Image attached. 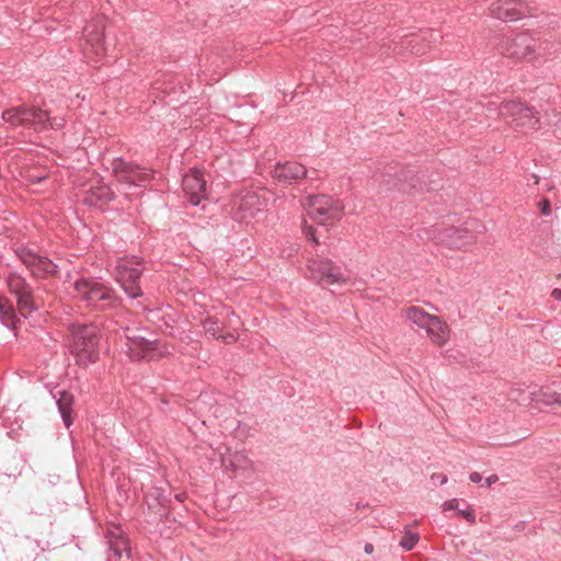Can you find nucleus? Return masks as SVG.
Instances as JSON below:
<instances>
[{
	"label": "nucleus",
	"instance_id": "f257e3e1",
	"mask_svg": "<svg viewBox=\"0 0 561 561\" xmlns=\"http://www.w3.org/2000/svg\"><path fill=\"white\" fill-rule=\"evenodd\" d=\"M71 352L85 365L99 358V329L93 324H71Z\"/></svg>",
	"mask_w": 561,
	"mask_h": 561
},
{
	"label": "nucleus",
	"instance_id": "f03ea898",
	"mask_svg": "<svg viewBox=\"0 0 561 561\" xmlns=\"http://www.w3.org/2000/svg\"><path fill=\"white\" fill-rule=\"evenodd\" d=\"M2 119L12 126L32 127L35 131H44L48 128L57 129L62 126L51 119L46 111L35 106H16L1 114Z\"/></svg>",
	"mask_w": 561,
	"mask_h": 561
},
{
	"label": "nucleus",
	"instance_id": "7ed1b4c3",
	"mask_svg": "<svg viewBox=\"0 0 561 561\" xmlns=\"http://www.w3.org/2000/svg\"><path fill=\"white\" fill-rule=\"evenodd\" d=\"M73 288L79 300L95 309L105 310L116 304L114 291L93 278L82 277L77 279Z\"/></svg>",
	"mask_w": 561,
	"mask_h": 561
},
{
	"label": "nucleus",
	"instance_id": "20e7f679",
	"mask_svg": "<svg viewBox=\"0 0 561 561\" xmlns=\"http://www.w3.org/2000/svg\"><path fill=\"white\" fill-rule=\"evenodd\" d=\"M127 351L133 360H156L170 354L167 344L160 340H150L141 335L139 330L126 329Z\"/></svg>",
	"mask_w": 561,
	"mask_h": 561
},
{
	"label": "nucleus",
	"instance_id": "39448f33",
	"mask_svg": "<svg viewBox=\"0 0 561 561\" xmlns=\"http://www.w3.org/2000/svg\"><path fill=\"white\" fill-rule=\"evenodd\" d=\"M422 232L424 236L419 233V238L432 240L435 243L444 245L450 250L466 251L474 243L473 236L467 229L432 226L430 228H424Z\"/></svg>",
	"mask_w": 561,
	"mask_h": 561
},
{
	"label": "nucleus",
	"instance_id": "423d86ee",
	"mask_svg": "<svg viewBox=\"0 0 561 561\" xmlns=\"http://www.w3.org/2000/svg\"><path fill=\"white\" fill-rule=\"evenodd\" d=\"M307 207L309 217L319 225H331L343 214L342 203L328 195L310 196Z\"/></svg>",
	"mask_w": 561,
	"mask_h": 561
},
{
	"label": "nucleus",
	"instance_id": "0eeeda50",
	"mask_svg": "<svg viewBox=\"0 0 561 561\" xmlns=\"http://www.w3.org/2000/svg\"><path fill=\"white\" fill-rule=\"evenodd\" d=\"M497 49L501 55L507 58L517 60L535 59L537 57V39L529 33L523 32L502 39Z\"/></svg>",
	"mask_w": 561,
	"mask_h": 561
},
{
	"label": "nucleus",
	"instance_id": "6e6552de",
	"mask_svg": "<svg viewBox=\"0 0 561 561\" xmlns=\"http://www.w3.org/2000/svg\"><path fill=\"white\" fill-rule=\"evenodd\" d=\"M105 19L98 18L88 23L83 30V54L89 62L100 61L106 53L104 42Z\"/></svg>",
	"mask_w": 561,
	"mask_h": 561
},
{
	"label": "nucleus",
	"instance_id": "1a4fd4ad",
	"mask_svg": "<svg viewBox=\"0 0 561 561\" xmlns=\"http://www.w3.org/2000/svg\"><path fill=\"white\" fill-rule=\"evenodd\" d=\"M270 192L264 188L245 190L234 201V218L239 221L252 219L267 204Z\"/></svg>",
	"mask_w": 561,
	"mask_h": 561
},
{
	"label": "nucleus",
	"instance_id": "9d476101",
	"mask_svg": "<svg viewBox=\"0 0 561 561\" xmlns=\"http://www.w3.org/2000/svg\"><path fill=\"white\" fill-rule=\"evenodd\" d=\"M308 277L321 285L345 284L348 277L330 259H311L307 263Z\"/></svg>",
	"mask_w": 561,
	"mask_h": 561
},
{
	"label": "nucleus",
	"instance_id": "9b49d317",
	"mask_svg": "<svg viewBox=\"0 0 561 561\" xmlns=\"http://www.w3.org/2000/svg\"><path fill=\"white\" fill-rule=\"evenodd\" d=\"M7 284L10 293L16 297L18 307L23 317L30 316L42 307L31 285L18 273H10Z\"/></svg>",
	"mask_w": 561,
	"mask_h": 561
},
{
	"label": "nucleus",
	"instance_id": "f8f14e48",
	"mask_svg": "<svg viewBox=\"0 0 561 561\" xmlns=\"http://www.w3.org/2000/svg\"><path fill=\"white\" fill-rule=\"evenodd\" d=\"M141 262L135 257L119 259L117 261V280L130 298H137L142 295L138 279L142 273Z\"/></svg>",
	"mask_w": 561,
	"mask_h": 561
},
{
	"label": "nucleus",
	"instance_id": "ddd939ff",
	"mask_svg": "<svg viewBox=\"0 0 561 561\" xmlns=\"http://www.w3.org/2000/svg\"><path fill=\"white\" fill-rule=\"evenodd\" d=\"M112 172L122 185L127 187L140 186L150 179V173L140 169L139 165L127 162L122 158L111 162Z\"/></svg>",
	"mask_w": 561,
	"mask_h": 561
},
{
	"label": "nucleus",
	"instance_id": "4468645a",
	"mask_svg": "<svg viewBox=\"0 0 561 561\" xmlns=\"http://www.w3.org/2000/svg\"><path fill=\"white\" fill-rule=\"evenodd\" d=\"M229 314L236 318V320H230L228 324L220 323L213 318H206L202 320V327L205 334L213 339L221 340L226 344L237 342L239 339L238 330L241 322L233 310H231Z\"/></svg>",
	"mask_w": 561,
	"mask_h": 561
},
{
	"label": "nucleus",
	"instance_id": "2eb2a0df",
	"mask_svg": "<svg viewBox=\"0 0 561 561\" xmlns=\"http://www.w3.org/2000/svg\"><path fill=\"white\" fill-rule=\"evenodd\" d=\"M494 19L512 22L525 16V5L520 0H495L489 7Z\"/></svg>",
	"mask_w": 561,
	"mask_h": 561
},
{
	"label": "nucleus",
	"instance_id": "dca6fc26",
	"mask_svg": "<svg viewBox=\"0 0 561 561\" xmlns=\"http://www.w3.org/2000/svg\"><path fill=\"white\" fill-rule=\"evenodd\" d=\"M18 255L34 276L43 277L46 275H54L56 273V264L47 257L41 256L31 250L21 249L18 251Z\"/></svg>",
	"mask_w": 561,
	"mask_h": 561
},
{
	"label": "nucleus",
	"instance_id": "f3484780",
	"mask_svg": "<svg viewBox=\"0 0 561 561\" xmlns=\"http://www.w3.org/2000/svg\"><path fill=\"white\" fill-rule=\"evenodd\" d=\"M183 191L190 203L194 206L198 205L206 193V181L197 169H193L182 181Z\"/></svg>",
	"mask_w": 561,
	"mask_h": 561
},
{
	"label": "nucleus",
	"instance_id": "a211bd4d",
	"mask_svg": "<svg viewBox=\"0 0 561 561\" xmlns=\"http://www.w3.org/2000/svg\"><path fill=\"white\" fill-rule=\"evenodd\" d=\"M272 176L278 183L291 184L307 175L305 165L298 162L277 163L272 170Z\"/></svg>",
	"mask_w": 561,
	"mask_h": 561
},
{
	"label": "nucleus",
	"instance_id": "6ab92c4d",
	"mask_svg": "<svg viewBox=\"0 0 561 561\" xmlns=\"http://www.w3.org/2000/svg\"><path fill=\"white\" fill-rule=\"evenodd\" d=\"M499 115L504 119H512V126L517 124V118L528 117L529 122L534 125L536 123V114L530 107H527L520 102L506 101L502 102L499 107Z\"/></svg>",
	"mask_w": 561,
	"mask_h": 561
},
{
	"label": "nucleus",
	"instance_id": "aec40b11",
	"mask_svg": "<svg viewBox=\"0 0 561 561\" xmlns=\"http://www.w3.org/2000/svg\"><path fill=\"white\" fill-rule=\"evenodd\" d=\"M399 190L409 195L423 194L428 191L424 175L413 170L401 172L399 176Z\"/></svg>",
	"mask_w": 561,
	"mask_h": 561
},
{
	"label": "nucleus",
	"instance_id": "412c9836",
	"mask_svg": "<svg viewBox=\"0 0 561 561\" xmlns=\"http://www.w3.org/2000/svg\"><path fill=\"white\" fill-rule=\"evenodd\" d=\"M146 501L148 504V508L152 511V513L159 517H168L169 515V500L165 495V490L162 488H152L146 495Z\"/></svg>",
	"mask_w": 561,
	"mask_h": 561
},
{
	"label": "nucleus",
	"instance_id": "4be33fe9",
	"mask_svg": "<svg viewBox=\"0 0 561 561\" xmlns=\"http://www.w3.org/2000/svg\"><path fill=\"white\" fill-rule=\"evenodd\" d=\"M424 330L426 331L427 336L437 346H444L449 340L450 330L448 324L436 316L432 318L431 322Z\"/></svg>",
	"mask_w": 561,
	"mask_h": 561
},
{
	"label": "nucleus",
	"instance_id": "5701e85b",
	"mask_svg": "<svg viewBox=\"0 0 561 561\" xmlns=\"http://www.w3.org/2000/svg\"><path fill=\"white\" fill-rule=\"evenodd\" d=\"M57 407L62 417L66 427H69L72 422V407L73 396L67 391H60L59 398L57 399Z\"/></svg>",
	"mask_w": 561,
	"mask_h": 561
},
{
	"label": "nucleus",
	"instance_id": "b1692460",
	"mask_svg": "<svg viewBox=\"0 0 561 561\" xmlns=\"http://www.w3.org/2000/svg\"><path fill=\"white\" fill-rule=\"evenodd\" d=\"M404 314L408 320L417 327L425 329V327L431 322L433 314L427 313L420 307L411 306L404 310Z\"/></svg>",
	"mask_w": 561,
	"mask_h": 561
},
{
	"label": "nucleus",
	"instance_id": "393cba45",
	"mask_svg": "<svg viewBox=\"0 0 561 561\" xmlns=\"http://www.w3.org/2000/svg\"><path fill=\"white\" fill-rule=\"evenodd\" d=\"M404 44L405 43L402 42L400 45H396L394 50H398L399 53H401L403 50H409L411 54L416 55V56H422V55L426 54L427 45L424 44V42L422 41L421 37L410 38L407 42V45H404Z\"/></svg>",
	"mask_w": 561,
	"mask_h": 561
},
{
	"label": "nucleus",
	"instance_id": "a878e982",
	"mask_svg": "<svg viewBox=\"0 0 561 561\" xmlns=\"http://www.w3.org/2000/svg\"><path fill=\"white\" fill-rule=\"evenodd\" d=\"M14 319L15 314L12 306L7 298L0 296V321L5 327H14Z\"/></svg>",
	"mask_w": 561,
	"mask_h": 561
},
{
	"label": "nucleus",
	"instance_id": "bb28decb",
	"mask_svg": "<svg viewBox=\"0 0 561 561\" xmlns=\"http://www.w3.org/2000/svg\"><path fill=\"white\" fill-rule=\"evenodd\" d=\"M110 549L113 551L114 556L117 558H122L123 553L126 551L128 552V542L123 537H117L114 539H111L108 541Z\"/></svg>",
	"mask_w": 561,
	"mask_h": 561
},
{
	"label": "nucleus",
	"instance_id": "cd10ccee",
	"mask_svg": "<svg viewBox=\"0 0 561 561\" xmlns=\"http://www.w3.org/2000/svg\"><path fill=\"white\" fill-rule=\"evenodd\" d=\"M538 402L547 407L558 404L561 407V393L542 391L537 399Z\"/></svg>",
	"mask_w": 561,
	"mask_h": 561
},
{
	"label": "nucleus",
	"instance_id": "c85d7f7f",
	"mask_svg": "<svg viewBox=\"0 0 561 561\" xmlns=\"http://www.w3.org/2000/svg\"><path fill=\"white\" fill-rule=\"evenodd\" d=\"M419 539H420V537L416 533H412L411 530L405 529L404 536L400 541V546L404 550L410 551L416 546V543L419 542Z\"/></svg>",
	"mask_w": 561,
	"mask_h": 561
},
{
	"label": "nucleus",
	"instance_id": "c756f323",
	"mask_svg": "<svg viewBox=\"0 0 561 561\" xmlns=\"http://www.w3.org/2000/svg\"><path fill=\"white\" fill-rule=\"evenodd\" d=\"M230 465L233 470L245 469L250 466V460L243 453H236L230 460Z\"/></svg>",
	"mask_w": 561,
	"mask_h": 561
},
{
	"label": "nucleus",
	"instance_id": "7c9ffc66",
	"mask_svg": "<svg viewBox=\"0 0 561 561\" xmlns=\"http://www.w3.org/2000/svg\"><path fill=\"white\" fill-rule=\"evenodd\" d=\"M92 196H95L98 201L108 202L114 198V194L107 186H100L91 190Z\"/></svg>",
	"mask_w": 561,
	"mask_h": 561
},
{
	"label": "nucleus",
	"instance_id": "2f4dec72",
	"mask_svg": "<svg viewBox=\"0 0 561 561\" xmlns=\"http://www.w3.org/2000/svg\"><path fill=\"white\" fill-rule=\"evenodd\" d=\"M529 118H517V124L513 125V128L515 129H525V130H536L539 127V117L536 115V123L534 125L531 123H528Z\"/></svg>",
	"mask_w": 561,
	"mask_h": 561
},
{
	"label": "nucleus",
	"instance_id": "473e14b6",
	"mask_svg": "<svg viewBox=\"0 0 561 561\" xmlns=\"http://www.w3.org/2000/svg\"><path fill=\"white\" fill-rule=\"evenodd\" d=\"M302 231L309 241L313 242L314 244L319 243L313 227L309 226L306 220H304L302 224Z\"/></svg>",
	"mask_w": 561,
	"mask_h": 561
},
{
	"label": "nucleus",
	"instance_id": "72a5a7b5",
	"mask_svg": "<svg viewBox=\"0 0 561 561\" xmlns=\"http://www.w3.org/2000/svg\"><path fill=\"white\" fill-rule=\"evenodd\" d=\"M421 38L424 42V44L428 46L431 43H435L442 37L438 34H436L433 30H430Z\"/></svg>",
	"mask_w": 561,
	"mask_h": 561
},
{
	"label": "nucleus",
	"instance_id": "f704fd0d",
	"mask_svg": "<svg viewBox=\"0 0 561 561\" xmlns=\"http://www.w3.org/2000/svg\"><path fill=\"white\" fill-rule=\"evenodd\" d=\"M458 515L467 519L469 523L473 524L476 522L474 512L470 508L467 510H458Z\"/></svg>",
	"mask_w": 561,
	"mask_h": 561
},
{
	"label": "nucleus",
	"instance_id": "c9c22d12",
	"mask_svg": "<svg viewBox=\"0 0 561 561\" xmlns=\"http://www.w3.org/2000/svg\"><path fill=\"white\" fill-rule=\"evenodd\" d=\"M540 211L545 216H549L551 214V206L547 198L540 202Z\"/></svg>",
	"mask_w": 561,
	"mask_h": 561
},
{
	"label": "nucleus",
	"instance_id": "e433bc0d",
	"mask_svg": "<svg viewBox=\"0 0 561 561\" xmlns=\"http://www.w3.org/2000/svg\"><path fill=\"white\" fill-rule=\"evenodd\" d=\"M458 500L457 499H453V500H449L447 502L444 503L443 505V508L445 511H449V510H458Z\"/></svg>",
	"mask_w": 561,
	"mask_h": 561
},
{
	"label": "nucleus",
	"instance_id": "4c0bfd02",
	"mask_svg": "<svg viewBox=\"0 0 561 561\" xmlns=\"http://www.w3.org/2000/svg\"><path fill=\"white\" fill-rule=\"evenodd\" d=\"M469 479L473 483H479L482 481V476L479 472H472L470 473Z\"/></svg>",
	"mask_w": 561,
	"mask_h": 561
},
{
	"label": "nucleus",
	"instance_id": "58836bf2",
	"mask_svg": "<svg viewBox=\"0 0 561 561\" xmlns=\"http://www.w3.org/2000/svg\"><path fill=\"white\" fill-rule=\"evenodd\" d=\"M499 477L496 474H492L485 479L486 486H491L493 483L497 482Z\"/></svg>",
	"mask_w": 561,
	"mask_h": 561
},
{
	"label": "nucleus",
	"instance_id": "ea45409f",
	"mask_svg": "<svg viewBox=\"0 0 561 561\" xmlns=\"http://www.w3.org/2000/svg\"><path fill=\"white\" fill-rule=\"evenodd\" d=\"M436 478H440V484H445L447 482V476L445 474H442V473H434L432 476V479H436Z\"/></svg>",
	"mask_w": 561,
	"mask_h": 561
},
{
	"label": "nucleus",
	"instance_id": "a19ab883",
	"mask_svg": "<svg viewBox=\"0 0 561 561\" xmlns=\"http://www.w3.org/2000/svg\"><path fill=\"white\" fill-rule=\"evenodd\" d=\"M551 295L556 300L561 301V289H559V288L553 289Z\"/></svg>",
	"mask_w": 561,
	"mask_h": 561
},
{
	"label": "nucleus",
	"instance_id": "79ce46f5",
	"mask_svg": "<svg viewBox=\"0 0 561 561\" xmlns=\"http://www.w3.org/2000/svg\"><path fill=\"white\" fill-rule=\"evenodd\" d=\"M364 550L366 553L370 554L374 551V546L371 543H366Z\"/></svg>",
	"mask_w": 561,
	"mask_h": 561
},
{
	"label": "nucleus",
	"instance_id": "37998d69",
	"mask_svg": "<svg viewBox=\"0 0 561 561\" xmlns=\"http://www.w3.org/2000/svg\"><path fill=\"white\" fill-rule=\"evenodd\" d=\"M46 178V175H39V176H36V178H32V181H38L41 182L42 180H44Z\"/></svg>",
	"mask_w": 561,
	"mask_h": 561
},
{
	"label": "nucleus",
	"instance_id": "c03bdc74",
	"mask_svg": "<svg viewBox=\"0 0 561 561\" xmlns=\"http://www.w3.org/2000/svg\"><path fill=\"white\" fill-rule=\"evenodd\" d=\"M175 499H176L178 501H182V494H176V495H175Z\"/></svg>",
	"mask_w": 561,
	"mask_h": 561
},
{
	"label": "nucleus",
	"instance_id": "a18cd8bd",
	"mask_svg": "<svg viewBox=\"0 0 561 561\" xmlns=\"http://www.w3.org/2000/svg\"><path fill=\"white\" fill-rule=\"evenodd\" d=\"M558 123H559V124H560V126H561V115H560V118H559Z\"/></svg>",
	"mask_w": 561,
	"mask_h": 561
}]
</instances>
